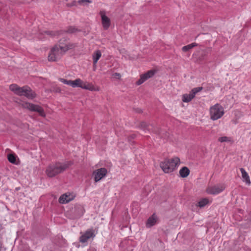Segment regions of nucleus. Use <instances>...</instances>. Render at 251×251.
I'll list each match as a JSON object with an SVG mask.
<instances>
[{"mask_svg":"<svg viewBox=\"0 0 251 251\" xmlns=\"http://www.w3.org/2000/svg\"><path fill=\"white\" fill-rule=\"evenodd\" d=\"M79 47L78 43H74L68 41L66 38L60 39L58 44L54 45L49 53L48 58L49 61H57L69 50Z\"/></svg>","mask_w":251,"mask_h":251,"instance_id":"1","label":"nucleus"},{"mask_svg":"<svg viewBox=\"0 0 251 251\" xmlns=\"http://www.w3.org/2000/svg\"><path fill=\"white\" fill-rule=\"evenodd\" d=\"M71 164V163L69 162L65 163L56 162L51 164L47 167L46 174L49 177H54L65 171Z\"/></svg>","mask_w":251,"mask_h":251,"instance_id":"2","label":"nucleus"},{"mask_svg":"<svg viewBox=\"0 0 251 251\" xmlns=\"http://www.w3.org/2000/svg\"><path fill=\"white\" fill-rule=\"evenodd\" d=\"M9 89L16 95L25 96L28 99H33L36 97L35 93L27 86L20 87L17 84H13L10 85Z\"/></svg>","mask_w":251,"mask_h":251,"instance_id":"3","label":"nucleus"},{"mask_svg":"<svg viewBox=\"0 0 251 251\" xmlns=\"http://www.w3.org/2000/svg\"><path fill=\"white\" fill-rule=\"evenodd\" d=\"M180 162L178 157H174L171 159H166L160 163V166L165 173L172 172Z\"/></svg>","mask_w":251,"mask_h":251,"instance_id":"4","label":"nucleus"},{"mask_svg":"<svg viewBox=\"0 0 251 251\" xmlns=\"http://www.w3.org/2000/svg\"><path fill=\"white\" fill-rule=\"evenodd\" d=\"M224 114V110L222 106L217 103L210 108V118L213 121L221 118Z\"/></svg>","mask_w":251,"mask_h":251,"instance_id":"5","label":"nucleus"},{"mask_svg":"<svg viewBox=\"0 0 251 251\" xmlns=\"http://www.w3.org/2000/svg\"><path fill=\"white\" fill-rule=\"evenodd\" d=\"M22 106L24 108L28 109L30 111L37 112L42 117H45L46 116L44 109L39 105L25 102L23 103Z\"/></svg>","mask_w":251,"mask_h":251,"instance_id":"6","label":"nucleus"},{"mask_svg":"<svg viewBox=\"0 0 251 251\" xmlns=\"http://www.w3.org/2000/svg\"><path fill=\"white\" fill-rule=\"evenodd\" d=\"M226 187L224 184H219L213 186H209L206 189L208 194L211 195H216L222 192Z\"/></svg>","mask_w":251,"mask_h":251,"instance_id":"7","label":"nucleus"},{"mask_svg":"<svg viewBox=\"0 0 251 251\" xmlns=\"http://www.w3.org/2000/svg\"><path fill=\"white\" fill-rule=\"evenodd\" d=\"M59 80L63 82L64 84L69 85L71 86L72 87L75 88V87H81V85H82V80L80 79V78H77L75 79V80H66L64 78H59Z\"/></svg>","mask_w":251,"mask_h":251,"instance_id":"8","label":"nucleus"},{"mask_svg":"<svg viewBox=\"0 0 251 251\" xmlns=\"http://www.w3.org/2000/svg\"><path fill=\"white\" fill-rule=\"evenodd\" d=\"M107 171L104 168L99 169L94 171L93 174L94 176L95 181L98 182L104 177L107 174Z\"/></svg>","mask_w":251,"mask_h":251,"instance_id":"9","label":"nucleus"},{"mask_svg":"<svg viewBox=\"0 0 251 251\" xmlns=\"http://www.w3.org/2000/svg\"><path fill=\"white\" fill-rule=\"evenodd\" d=\"M155 73L156 71L151 70L142 75L140 76V78L137 81L136 84L138 85L142 84L148 79L153 76Z\"/></svg>","mask_w":251,"mask_h":251,"instance_id":"10","label":"nucleus"},{"mask_svg":"<svg viewBox=\"0 0 251 251\" xmlns=\"http://www.w3.org/2000/svg\"><path fill=\"white\" fill-rule=\"evenodd\" d=\"M100 14L101 17V23L104 29H107L110 25V19L102 11H100Z\"/></svg>","mask_w":251,"mask_h":251,"instance_id":"11","label":"nucleus"},{"mask_svg":"<svg viewBox=\"0 0 251 251\" xmlns=\"http://www.w3.org/2000/svg\"><path fill=\"white\" fill-rule=\"evenodd\" d=\"M94 236L95 235L92 230H88L80 236L79 241L81 243H85L91 238H94Z\"/></svg>","mask_w":251,"mask_h":251,"instance_id":"12","label":"nucleus"},{"mask_svg":"<svg viewBox=\"0 0 251 251\" xmlns=\"http://www.w3.org/2000/svg\"><path fill=\"white\" fill-rule=\"evenodd\" d=\"M84 212V209L83 207L81 205H76L74 209L73 212L74 213L75 216L76 218L80 217L81 216Z\"/></svg>","mask_w":251,"mask_h":251,"instance_id":"13","label":"nucleus"},{"mask_svg":"<svg viewBox=\"0 0 251 251\" xmlns=\"http://www.w3.org/2000/svg\"><path fill=\"white\" fill-rule=\"evenodd\" d=\"M138 127L140 128H141L144 130H147L148 131L152 130V132L157 133V131L155 130V128L154 127V126L152 125H148L145 122H141L138 126Z\"/></svg>","mask_w":251,"mask_h":251,"instance_id":"14","label":"nucleus"},{"mask_svg":"<svg viewBox=\"0 0 251 251\" xmlns=\"http://www.w3.org/2000/svg\"><path fill=\"white\" fill-rule=\"evenodd\" d=\"M73 200V197L70 194H64L60 196L59 199V202L60 203H66Z\"/></svg>","mask_w":251,"mask_h":251,"instance_id":"15","label":"nucleus"},{"mask_svg":"<svg viewBox=\"0 0 251 251\" xmlns=\"http://www.w3.org/2000/svg\"><path fill=\"white\" fill-rule=\"evenodd\" d=\"M81 88L90 91H97L99 90V88H95L92 83L84 81H82V85Z\"/></svg>","mask_w":251,"mask_h":251,"instance_id":"16","label":"nucleus"},{"mask_svg":"<svg viewBox=\"0 0 251 251\" xmlns=\"http://www.w3.org/2000/svg\"><path fill=\"white\" fill-rule=\"evenodd\" d=\"M156 216L155 215V214H153L148 219L146 223V226L148 227H151V226H154L156 223Z\"/></svg>","mask_w":251,"mask_h":251,"instance_id":"17","label":"nucleus"},{"mask_svg":"<svg viewBox=\"0 0 251 251\" xmlns=\"http://www.w3.org/2000/svg\"><path fill=\"white\" fill-rule=\"evenodd\" d=\"M240 171L242 174V177L243 181H245L247 184L250 185L251 184V181L248 173L244 168H241Z\"/></svg>","mask_w":251,"mask_h":251,"instance_id":"18","label":"nucleus"},{"mask_svg":"<svg viewBox=\"0 0 251 251\" xmlns=\"http://www.w3.org/2000/svg\"><path fill=\"white\" fill-rule=\"evenodd\" d=\"M101 56V53L100 50H97L93 54V60L94 66H95L96 64Z\"/></svg>","mask_w":251,"mask_h":251,"instance_id":"19","label":"nucleus"},{"mask_svg":"<svg viewBox=\"0 0 251 251\" xmlns=\"http://www.w3.org/2000/svg\"><path fill=\"white\" fill-rule=\"evenodd\" d=\"M190 173L189 169L186 167H182L179 171V174L182 177H187Z\"/></svg>","mask_w":251,"mask_h":251,"instance_id":"20","label":"nucleus"},{"mask_svg":"<svg viewBox=\"0 0 251 251\" xmlns=\"http://www.w3.org/2000/svg\"><path fill=\"white\" fill-rule=\"evenodd\" d=\"M195 97L190 92L189 94H185L182 96V101L185 102H188L190 101Z\"/></svg>","mask_w":251,"mask_h":251,"instance_id":"21","label":"nucleus"},{"mask_svg":"<svg viewBox=\"0 0 251 251\" xmlns=\"http://www.w3.org/2000/svg\"><path fill=\"white\" fill-rule=\"evenodd\" d=\"M198 45V44L196 43H193L192 44H190L189 45H188L187 46H184L182 48V50L184 52H187L190 50L192 49L195 47H196Z\"/></svg>","mask_w":251,"mask_h":251,"instance_id":"22","label":"nucleus"},{"mask_svg":"<svg viewBox=\"0 0 251 251\" xmlns=\"http://www.w3.org/2000/svg\"><path fill=\"white\" fill-rule=\"evenodd\" d=\"M218 141L223 143V142H232V139L230 137H228L226 136H223L218 138Z\"/></svg>","mask_w":251,"mask_h":251,"instance_id":"23","label":"nucleus"},{"mask_svg":"<svg viewBox=\"0 0 251 251\" xmlns=\"http://www.w3.org/2000/svg\"><path fill=\"white\" fill-rule=\"evenodd\" d=\"M208 203V200L207 199H202L199 202L198 206L200 207H203Z\"/></svg>","mask_w":251,"mask_h":251,"instance_id":"24","label":"nucleus"},{"mask_svg":"<svg viewBox=\"0 0 251 251\" xmlns=\"http://www.w3.org/2000/svg\"><path fill=\"white\" fill-rule=\"evenodd\" d=\"M8 161L13 164H16V156L12 154H9L8 155Z\"/></svg>","mask_w":251,"mask_h":251,"instance_id":"25","label":"nucleus"},{"mask_svg":"<svg viewBox=\"0 0 251 251\" xmlns=\"http://www.w3.org/2000/svg\"><path fill=\"white\" fill-rule=\"evenodd\" d=\"M202 90V87H196V88H194V89H193L190 92L195 97V95L201 91V90Z\"/></svg>","mask_w":251,"mask_h":251,"instance_id":"26","label":"nucleus"},{"mask_svg":"<svg viewBox=\"0 0 251 251\" xmlns=\"http://www.w3.org/2000/svg\"><path fill=\"white\" fill-rule=\"evenodd\" d=\"M44 33L50 36H54L58 34V32L57 31H45Z\"/></svg>","mask_w":251,"mask_h":251,"instance_id":"27","label":"nucleus"},{"mask_svg":"<svg viewBox=\"0 0 251 251\" xmlns=\"http://www.w3.org/2000/svg\"><path fill=\"white\" fill-rule=\"evenodd\" d=\"M91 1L89 0H79L78 1V3L80 4L87 5L89 3H91Z\"/></svg>","mask_w":251,"mask_h":251,"instance_id":"28","label":"nucleus"},{"mask_svg":"<svg viewBox=\"0 0 251 251\" xmlns=\"http://www.w3.org/2000/svg\"><path fill=\"white\" fill-rule=\"evenodd\" d=\"M77 31V29L75 27H70L67 32L69 33H74L76 32Z\"/></svg>","mask_w":251,"mask_h":251,"instance_id":"29","label":"nucleus"},{"mask_svg":"<svg viewBox=\"0 0 251 251\" xmlns=\"http://www.w3.org/2000/svg\"><path fill=\"white\" fill-rule=\"evenodd\" d=\"M56 92H61V89L60 88H58L56 89Z\"/></svg>","mask_w":251,"mask_h":251,"instance_id":"30","label":"nucleus"},{"mask_svg":"<svg viewBox=\"0 0 251 251\" xmlns=\"http://www.w3.org/2000/svg\"><path fill=\"white\" fill-rule=\"evenodd\" d=\"M114 75H115V76H120V75L119 74H118V73H115Z\"/></svg>","mask_w":251,"mask_h":251,"instance_id":"31","label":"nucleus"},{"mask_svg":"<svg viewBox=\"0 0 251 251\" xmlns=\"http://www.w3.org/2000/svg\"><path fill=\"white\" fill-rule=\"evenodd\" d=\"M138 112H141V110H139Z\"/></svg>","mask_w":251,"mask_h":251,"instance_id":"32","label":"nucleus"}]
</instances>
